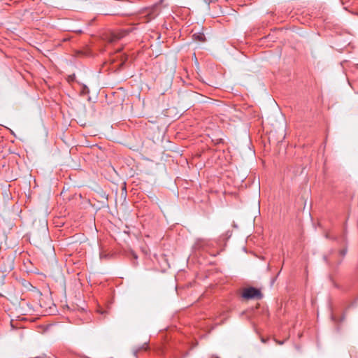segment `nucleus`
Returning <instances> with one entry per match:
<instances>
[{
    "label": "nucleus",
    "instance_id": "f257e3e1",
    "mask_svg": "<svg viewBox=\"0 0 358 358\" xmlns=\"http://www.w3.org/2000/svg\"><path fill=\"white\" fill-rule=\"evenodd\" d=\"M242 296L245 299H261L263 294L259 289L250 287L243 289Z\"/></svg>",
    "mask_w": 358,
    "mask_h": 358
},
{
    "label": "nucleus",
    "instance_id": "f03ea898",
    "mask_svg": "<svg viewBox=\"0 0 358 358\" xmlns=\"http://www.w3.org/2000/svg\"><path fill=\"white\" fill-rule=\"evenodd\" d=\"M193 38L195 41L203 42L206 41L205 35L202 33H196L193 34Z\"/></svg>",
    "mask_w": 358,
    "mask_h": 358
},
{
    "label": "nucleus",
    "instance_id": "7ed1b4c3",
    "mask_svg": "<svg viewBox=\"0 0 358 358\" xmlns=\"http://www.w3.org/2000/svg\"><path fill=\"white\" fill-rule=\"evenodd\" d=\"M127 34V31H121L118 33L114 34L113 40H119V39L123 38Z\"/></svg>",
    "mask_w": 358,
    "mask_h": 358
},
{
    "label": "nucleus",
    "instance_id": "20e7f679",
    "mask_svg": "<svg viewBox=\"0 0 358 358\" xmlns=\"http://www.w3.org/2000/svg\"><path fill=\"white\" fill-rule=\"evenodd\" d=\"M276 343L279 345H282L284 343V341H276Z\"/></svg>",
    "mask_w": 358,
    "mask_h": 358
},
{
    "label": "nucleus",
    "instance_id": "39448f33",
    "mask_svg": "<svg viewBox=\"0 0 358 358\" xmlns=\"http://www.w3.org/2000/svg\"><path fill=\"white\" fill-rule=\"evenodd\" d=\"M103 257H104V255L101 252L100 254V258L102 259V258H103Z\"/></svg>",
    "mask_w": 358,
    "mask_h": 358
},
{
    "label": "nucleus",
    "instance_id": "423d86ee",
    "mask_svg": "<svg viewBox=\"0 0 358 358\" xmlns=\"http://www.w3.org/2000/svg\"><path fill=\"white\" fill-rule=\"evenodd\" d=\"M261 340H262V342H263V343H266V340H265L264 338H262Z\"/></svg>",
    "mask_w": 358,
    "mask_h": 358
},
{
    "label": "nucleus",
    "instance_id": "0eeeda50",
    "mask_svg": "<svg viewBox=\"0 0 358 358\" xmlns=\"http://www.w3.org/2000/svg\"><path fill=\"white\" fill-rule=\"evenodd\" d=\"M145 345H147V344L145 343ZM143 348H144L145 350H147L148 349V346H145V347L143 346Z\"/></svg>",
    "mask_w": 358,
    "mask_h": 358
},
{
    "label": "nucleus",
    "instance_id": "6e6552de",
    "mask_svg": "<svg viewBox=\"0 0 358 358\" xmlns=\"http://www.w3.org/2000/svg\"><path fill=\"white\" fill-rule=\"evenodd\" d=\"M345 251H342V255H345Z\"/></svg>",
    "mask_w": 358,
    "mask_h": 358
}]
</instances>
